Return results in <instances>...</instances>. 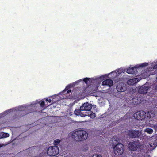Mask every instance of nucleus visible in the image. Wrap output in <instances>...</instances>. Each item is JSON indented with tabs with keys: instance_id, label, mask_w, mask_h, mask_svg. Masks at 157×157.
Returning <instances> with one entry per match:
<instances>
[{
	"instance_id": "obj_1",
	"label": "nucleus",
	"mask_w": 157,
	"mask_h": 157,
	"mask_svg": "<svg viewBox=\"0 0 157 157\" xmlns=\"http://www.w3.org/2000/svg\"><path fill=\"white\" fill-rule=\"evenodd\" d=\"M155 116V114L152 111H149L147 113L144 111H138L135 113L133 117L137 120H145L151 119Z\"/></svg>"
},
{
	"instance_id": "obj_2",
	"label": "nucleus",
	"mask_w": 157,
	"mask_h": 157,
	"mask_svg": "<svg viewBox=\"0 0 157 157\" xmlns=\"http://www.w3.org/2000/svg\"><path fill=\"white\" fill-rule=\"evenodd\" d=\"M88 136L87 132L83 130L74 131L71 134L72 138L76 142L84 141L87 139Z\"/></svg>"
},
{
	"instance_id": "obj_3",
	"label": "nucleus",
	"mask_w": 157,
	"mask_h": 157,
	"mask_svg": "<svg viewBox=\"0 0 157 157\" xmlns=\"http://www.w3.org/2000/svg\"><path fill=\"white\" fill-rule=\"evenodd\" d=\"M127 135L131 138H138L142 139L143 138L142 134L139 130H129L127 132Z\"/></svg>"
},
{
	"instance_id": "obj_4",
	"label": "nucleus",
	"mask_w": 157,
	"mask_h": 157,
	"mask_svg": "<svg viewBox=\"0 0 157 157\" xmlns=\"http://www.w3.org/2000/svg\"><path fill=\"white\" fill-rule=\"evenodd\" d=\"M113 149L115 155H119L123 154L124 149V146L122 144L118 143L113 148Z\"/></svg>"
},
{
	"instance_id": "obj_5",
	"label": "nucleus",
	"mask_w": 157,
	"mask_h": 157,
	"mask_svg": "<svg viewBox=\"0 0 157 157\" xmlns=\"http://www.w3.org/2000/svg\"><path fill=\"white\" fill-rule=\"evenodd\" d=\"M141 146L140 143L138 141H132L128 144V147L130 150L135 151L137 150Z\"/></svg>"
},
{
	"instance_id": "obj_6",
	"label": "nucleus",
	"mask_w": 157,
	"mask_h": 157,
	"mask_svg": "<svg viewBox=\"0 0 157 157\" xmlns=\"http://www.w3.org/2000/svg\"><path fill=\"white\" fill-rule=\"evenodd\" d=\"M59 149L57 146H54L49 147L47 149V153L50 156H55L59 153Z\"/></svg>"
},
{
	"instance_id": "obj_7",
	"label": "nucleus",
	"mask_w": 157,
	"mask_h": 157,
	"mask_svg": "<svg viewBox=\"0 0 157 157\" xmlns=\"http://www.w3.org/2000/svg\"><path fill=\"white\" fill-rule=\"evenodd\" d=\"M29 109L28 106L26 107L24 106H21L18 107V110L22 112L21 114V115L23 114L22 115V116H23L31 112V111H30L29 109Z\"/></svg>"
},
{
	"instance_id": "obj_8",
	"label": "nucleus",
	"mask_w": 157,
	"mask_h": 157,
	"mask_svg": "<svg viewBox=\"0 0 157 157\" xmlns=\"http://www.w3.org/2000/svg\"><path fill=\"white\" fill-rule=\"evenodd\" d=\"M92 105L88 102H86L83 104L80 107V109L82 111H88L91 112L90 109L92 108Z\"/></svg>"
},
{
	"instance_id": "obj_9",
	"label": "nucleus",
	"mask_w": 157,
	"mask_h": 157,
	"mask_svg": "<svg viewBox=\"0 0 157 157\" xmlns=\"http://www.w3.org/2000/svg\"><path fill=\"white\" fill-rule=\"evenodd\" d=\"M150 88L149 86H146L145 85H143L139 88L138 92L141 94H145Z\"/></svg>"
},
{
	"instance_id": "obj_10",
	"label": "nucleus",
	"mask_w": 157,
	"mask_h": 157,
	"mask_svg": "<svg viewBox=\"0 0 157 157\" xmlns=\"http://www.w3.org/2000/svg\"><path fill=\"white\" fill-rule=\"evenodd\" d=\"M149 145L150 147H152V150L155 149L157 146V137H153L152 138L149 143Z\"/></svg>"
},
{
	"instance_id": "obj_11",
	"label": "nucleus",
	"mask_w": 157,
	"mask_h": 157,
	"mask_svg": "<svg viewBox=\"0 0 157 157\" xmlns=\"http://www.w3.org/2000/svg\"><path fill=\"white\" fill-rule=\"evenodd\" d=\"M80 92L79 93V94L80 95L84 96L85 95H87L89 93V91L88 90V87H85L80 89Z\"/></svg>"
},
{
	"instance_id": "obj_12",
	"label": "nucleus",
	"mask_w": 157,
	"mask_h": 157,
	"mask_svg": "<svg viewBox=\"0 0 157 157\" xmlns=\"http://www.w3.org/2000/svg\"><path fill=\"white\" fill-rule=\"evenodd\" d=\"M113 84V81L110 79H107L103 81L102 85L103 86H106L109 87L111 86Z\"/></svg>"
},
{
	"instance_id": "obj_13",
	"label": "nucleus",
	"mask_w": 157,
	"mask_h": 157,
	"mask_svg": "<svg viewBox=\"0 0 157 157\" xmlns=\"http://www.w3.org/2000/svg\"><path fill=\"white\" fill-rule=\"evenodd\" d=\"M74 85H75L73 83L72 84H69L67 86H66L65 89L63 91V94H68L70 93L71 92V90L69 89L74 87Z\"/></svg>"
},
{
	"instance_id": "obj_14",
	"label": "nucleus",
	"mask_w": 157,
	"mask_h": 157,
	"mask_svg": "<svg viewBox=\"0 0 157 157\" xmlns=\"http://www.w3.org/2000/svg\"><path fill=\"white\" fill-rule=\"evenodd\" d=\"M142 98L140 97H136L132 99V102L134 105L138 104L142 102Z\"/></svg>"
},
{
	"instance_id": "obj_15",
	"label": "nucleus",
	"mask_w": 157,
	"mask_h": 157,
	"mask_svg": "<svg viewBox=\"0 0 157 157\" xmlns=\"http://www.w3.org/2000/svg\"><path fill=\"white\" fill-rule=\"evenodd\" d=\"M136 67H135L129 68L127 70V73L129 74H135L136 73Z\"/></svg>"
},
{
	"instance_id": "obj_16",
	"label": "nucleus",
	"mask_w": 157,
	"mask_h": 157,
	"mask_svg": "<svg viewBox=\"0 0 157 157\" xmlns=\"http://www.w3.org/2000/svg\"><path fill=\"white\" fill-rule=\"evenodd\" d=\"M116 88L117 91L119 92H123L125 91V89L123 87L121 84L117 85Z\"/></svg>"
},
{
	"instance_id": "obj_17",
	"label": "nucleus",
	"mask_w": 157,
	"mask_h": 157,
	"mask_svg": "<svg viewBox=\"0 0 157 157\" xmlns=\"http://www.w3.org/2000/svg\"><path fill=\"white\" fill-rule=\"evenodd\" d=\"M9 134L8 133H6L3 132L0 133V139L6 138L9 137Z\"/></svg>"
},
{
	"instance_id": "obj_18",
	"label": "nucleus",
	"mask_w": 157,
	"mask_h": 157,
	"mask_svg": "<svg viewBox=\"0 0 157 157\" xmlns=\"http://www.w3.org/2000/svg\"><path fill=\"white\" fill-rule=\"evenodd\" d=\"M136 80H137V81H138V80L137 79V78H134L132 79H130L128 81L127 83L128 84L132 85L133 84H134L135 83L134 82L135 81H136Z\"/></svg>"
},
{
	"instance_id": "obj_19",
	"label": "nucleus",
	"mask_w": 157,
	"mask_h": 157,
	"mask_svg": "<svg viewBox=\"0 0 157 157\" xmlns=\"http://www.w3.org/2000/svg\"><path fill=\"white\" fill-rule=\"evenodd\" d=\"M144 132L149 134H151L153 132V129L151 128H146L144 130Z\"/></svg>"
},
{
	"instance_id": "obj_20",
	"label": "nucleus",
	"mask_w": 157,
	"mask_h": 157,
	"mask_svg": "<svg viewBox=\"0 0 157 157\" xmlns=\"http://www.w3.org/2000/svg\"><path fill=\"white\" fill-rule=\"evenodd\" d=\"M82 111L80 109H75L74 111V114L77 116L79 115L81 113V111Z\"/></svg>"
},
{
	"instance_id": "obj_21",
	"label": "nucleus",
	"mask_w": 157,
	"mask_h": 157,
	"mask_svg": "<svg viewBox=\"0 0 157 157\" xmlns=\"http://www.w3.org/2000/svg\"><path fill=\"white\" fill-rule=\"evenodd\" d=\"M60 140L59 139H56L55 140L54 142V144L55 146H56L58 145L60 143Z\"/></svg>"
},
{
	"instance_id": "obj_22",
	"label": "nucleus",
	"mask_w": 157,
	"mask_h": 157,
	"mask_svg": "<svg viewBox=\"0 0 157 157\" xmlns=\"http://www.w3.org/2000/svg\"><path fill=\"white\" fill-rule=\"evenodd\" d=\"M89 80V78H84L83 79V81L85 83L87 84L88 83V81Z\"/></svg>"
},
{
	"instance_id": "obj_23",
	"label": "nucleus",
	"mask_w": 157,
	"mask_h": 157,
	"mask_svg": "<svg viewBox=\"0 0 157 157\" xmlns=\"http://www.w3.org/2000/svg\"><path fill=\"white\" fill-rule=\"evenodd\" d=\"M148 63H143L142 64H141L140 65V67H145V66H148Z\"/></svg>"
},
{
	"instance_id": "obj_24",
	"label": "nucleus",
	"mask_w": 157,
	"mask_h": 157,
	"mask_svg": "<svg viewBox=\"0 0 157 157\" xmlns=\"http://www.w3.org/2000/svg\"><path fill=\"white\" fill-rule=\"evenodd\" d=\"M88 116H90L91 118H94L95 117V114L94 113H91L90 114H88Z\"/></svg>"
},
{
	"instance_id": "obj_25",
	"label": "nucleus",
	"mask_w": 157,
	"mask_h": 157,
	"mask_svg": "<svg viewBox=\"0 0 157 157\" xmlns=\"http://www.w3.org/2000/svg\"><path fill=\"white\" fill-rule=\"evenodd\" d=\"M40 105L41 107H44L45 105V102L44 101H42L40 104Z\"/></svg>"
},
{
	"instance_id": "obj_26",
	"label": "nucleus",
	"mask_w": 157,
	"mask_h": 157,
	"mask_svg": "<svg viewBox=\"0 0 157 157\" xmlns=\"http://www.w3.org/2000/svg\"><path fill=\"white\" fill-rule=\"evenodd\" d=\"M92 157H102L101 155H100L95 154L93 155Z\"/></svg>"
},
{
	"instance_id": "obj_27",
	"label": "nucleus",
	"mask_w": 157,
	"mask_h": 157,
	"mask_svg": "<svg viewBox=\"0 0 157 157\" xmlns=\"http://www.w3.org/2000/svg\"><path fill=\"white\" fill-rule=\"evenodd\" d=\"M81 81H82V80L81 79H80L79 80H78L76 82H75L74 83L75 84H77L78 83H79Z\"/></svg>"
},
{
	"instance_id": "obj_28",
	"label": "nucleus",
	"mask_w": 157,
	"mask_h": 157,
	"mask_svg": "<svg viewBox=\"0 0 157 157\" xmlns=\"http://www.w3.org/2000/svg\"><path fill=\"white\" fill-rule=\"evenodd\" d=\"M46 101H48L49 103H51L52 102V100L51 99H48V98H46L45 99Z\"/></svg>"
},
{
	"instance_id": "obj_29",
	"label": "nucleus",
	"mask_w": 157,
	"mask_h": 157,
	"mask_svg": "<svg viewBox=\"0 0 157 157\" xmlns=\"http://www.w3.org/2000/svg\"><path fill=\"white\" fill-rule=\"evenodd\" d=\"M153 127L156 131H157V124L153 125Z\"/></svg>"
},
{
	"instance_id": "obj_30",
	"label": "nucleus",
	"mask_w": 157,
	"mask_h": 157,
	"mask_svg": "<svg viewBox=\"0 0 157 157\" xmlns=\"http://www.w3.org/2000/svg\"><path fill=\"white\" fill-rule=\"evenodd\" d=\"M153 69H157V64L154 65L153 67Z\"/></svg>"
},
{
	"instance_id": "obj_31",
	"label": "nucleus",
	"mask_w": 157,
	"mask_h": 157,
	"mask_svg": "<svg viewBox=\"0 0 157 157\" xmlns=\"http://www.w3.org/2000/svg\"><path fill=\"white\" fill-rule=\"evenodd\" d=\"M155 90L157 91V84L156 85L155 87Z\"/></svg>"
},
{
	"instance_id": "obj_32",
	"label": "nucleus",
	"mask_w": 157,
	"mask_h": 157,
	"mask_svg": "<svg viewBox=\"0 0 157 157\" xmlns=\"http://www.w3.org/2000/svg\"><path fill=\"white\" fill-rule=\"evenodd\" d=\"M70 116H71L73 114V113L72 112H71L70 113Z\"/></svg>"
},
{
	"instance_id": "obj_33",
	"label": "nucleus",
	"mask_w": 157,
	"mask_h": 157,
	"mask_svg": "<svg viewBox=\"0 0 157 157\" xmlns=\"http://www.w3.org/2000/svg\"><path fill=\"white\" fill-rule=\"evenodd\" d=\"M4 146L3 144H0V148Z\"/></svg>"
}]
</instances>
